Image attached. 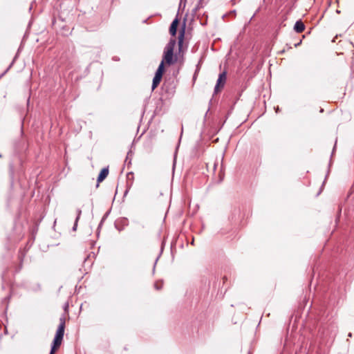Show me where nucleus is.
I'll return each mask as SVG.
<instances>
[{
  "instance_id": "nucleus-14",
  "label": "nucleus",
  "mask_w": 354,
  "mask_h": 354,
  "mask_svg": "<svg viewBox=\"0 0 354 354\" xmlns=\"http://www.w3.org/2000/svg\"><path fill=\"white\" fill-rule=\"evenodd\" d=\"M7 71H8V68H6V71H5V72H3V75L6 74V73H7Z\"/></svg>"
},
{
  "instance_id": "nucleus-12",
  "label": "nucleus",
  "mask_w": 354,
  "mask_h": 354,
  "mask_svg": "<svg viewBox=\"0 0 354 354\" xmlns=\"http://www.w3.org/2000/svg\"><path fill=\"white\" fill-rule=\"evenodd\" d=\"M77 222H78V221H77V220L75 219V223H74V225H73V231H75V230H76V229H77Z\"/></svg>"
},
{
  "instance_id": "nucleus-5",
  "label": "nucleus",
  "mask_w": 354,
  "mask_h": 354,
  "mask_svg": "<svg viewBox=\"0 0 354 354\" xmlns=\"http://www.w3.org/2000/svg\"><path fill=\"white\" fill-rule=\"evenodd\" d=\"M178 25V19L176 17L174 19L169 28V33L171 36H175L176 35Z\"/></svg>"
},
{
  "instance_id": "nucleus-13",
  "label": "nucleus",
  "mask_w": 354,
  "mask_h": 354,
  "mask_svg": "<svg viewBox=\"0 0 354 354\" xmlns=\"http://www.w3.org/2000/svg\"><path fill=\"white\" fill-rule=\"evenodd\" d=\"M55 347H51L50 352L49 354H55Z\"/></svg>"
},
{
  "instance_id": "nucleus-17",
  "label": "nucleus",
  "mask_w": 354,
  "mask_h": 354,
  "mask_svg": "<svg viewBox=\"0 0 354 354\" xmlns=\"http://www.w3.org/2000/svg\"><path fill=\"white\" fill-rule=\"evenodd\" d=\"M7 333V327L5 326V333Z\"/></svg>"
},
{
  "instance_id": "nucleus-7",
  "label": "nucleus",
  "mask_w": 354,
  "mask_h": 354,
  "mask_svg": "<svg viewBox=\"0 0 354 354\" xmlns=\"http://www.w3.org/2000/svg\"><path fill=\"white\" fill-rule=\"evenodd\" d=\"M305 29L304 24L301 21H297L294 26V30L295 32L300 33L302 32Z\"/></svg>"
},
{
  "instance_id": "nucleus-1",
  "label": "nucleus",
  "mask_w": 354,
  "mask_h": 354,
  "mask_svg": "<svg viewBox=\"0 0 354 354\" xmlns=\"http://www.w3.org/2000/svg\"><path fill=\"white\" fill-rule=\"evenodd\" d=\"M176 43V39H171L168 44L166 45L164 49V55L162 59V60H164V63L166 62L169 65L174 64V61L173 60V56Z\"/></svg>"
},
{
  "instance_id": "nucleus-11",
  "label": "nucleus",
  "mask_w": 354,
  "mask_h": 354,
  "mask_svg": "<svg viewBox=\"0 0 354 354\" xmlns=\"http://www.w3.org/2000/svg\"><path fill=\"white\" fill-rule=\"evenodd\" d=\"M154 288L156 289V290H160L162 288V283L159 284L158 282H156L155 284H154Z\"/></svg>"
},
{
  "instance_id": "nucleus-16",
  "label": "nucleus",
  "mask_w": 354,
  "mask_h": 354,
  "mask_svg": "<svg viewBox=\"0 0 354 354\" xmlns=\"http://www.w3.org/2000/svg\"><path fill=\"white\" fill-rule=\"evenodd\" d=\"M7 71H8V68H6V71H5V72H3V75L6 74V73H7Z\"/></svg>"
},
{
  "instance_id": "nucleus-2",
  "label": "nucleus",
  "mask_w": 354,
  "mask_h": 354,
  "mask_svg": "<svg viewBox=\"0 0 354 354\" xmlns=\"http://www.w3.org/2000/svg\"><path fill=\"white\" fill-rule=\"evenodd\" d=\"M163 72H164V60H162L160 64L158 66V68L155 73V76L153 79L152 86H151L152 90H154L160 84L162 77Z\"/></svg>"
},
{
  "instance_id": "nucleus-8",
  "label": "nucleus",
  "mask_w": 354,
  "mask_h": 354,
  "mask_svg": "<svg viewBox=\"0 0 354 354\" xmlns=\"http://www.w3.org/2000/svg\"><path fill=\"white\" fill-rule=\"evenodd\" d=\"M185 26L180 29V33H179V36H178V44H179V46H180L182 45V43L183 41V38H184V35H185Z\"/></svg>"
},
{
  "instance_id": "nucleus-9",
  "label": "nucleus",
  "mask_w": 354,
  "mask_h": 354,
  "mask_svg": "<svg viewBox=\"0 0 354 354\" xmlns=\"http://www.w3.org/2000/svg\"><path fill=\"white\" fill-rule=\"evenodd\" d=\"M64 328H65V317L64 316H62L59 318V324L57 329H62V333H64Z\"/></svg>"
},
{
  "instance_id": "nucleus-4",
  "label": "nucleus",
  "mask_w": 354,
  "mask_h": 354,
  "mask_svg": "<svg viewBox=\"0 0 354 354\" xmlns=\"http://www.w3.org/2000/svg\"><path fill=\"white\" fill-rule=\"evenodd\" d=\"M64 335V333H62V329L60 328V329L57 330V332H56V334H55V338L53 340V343L51 346V347H55V351L56 350L57 347H59L61 345Z\"/></svg>"
},
{
  "instance_id": "nucleus-3",
  "label": "nucleus",
  "mask_w": 354,
  "mask_h": 354,
  "mask_svg": "<svg viewBox=\"0 0 354 354\" xmlns=\"http://www.w3.org/2000/svg\"><path fill=\"white\" fill-rule=\"evenodd\" d=\"M226 73L223 72L219 74L216 84L214 87V93H217L221 88H223L226 82Z\"/></svg>"
},
{
  "instance_id": "nucleus-10",
  "label": "nucleus",
  "mask_w": 354,
  "mask_h": 354,
  "mask_svg": "<svg viewBox=\"0 0 354 354\" xmlns=\"http://www.w3.org/2000/svg\"><path fill=\"white\" fill-rule=\"evenodd\" d=\"M81 214H82V210L80 209H77V217L75 218L77 221H79Z\"/></svg>"
},
{
  "instance_id": "nucleus-15",
  "label": "nucleus",
  "mask_w": 354,
  "mask_h": 354,
  "mask_svg": "<svg viewBox=\"0 0 354 354\" xmlns=\"http://www.w3.org/2000/svg\"><path fill=\"white\" fill-rule=\"evenodd\" d=\"M7 71H8V68H6V71H5V72H3V75L6 74V73H7Z\"/></svg>"
},
{
  "instance_id": "nucleus-6",
  "label": "nucleus",
  "mask_w": 354,
  "mask_h": 354,
  "mask_svg": "<svg viewBox=\"0 0 354 354\" xmlns=\"http://www.w3.org/2000/svg\"><path fill=\"white\" fill-rule=\"evenodd\" d=\"M108 174H109L108 167L103 168L98 175L97 180V183H99L103 181L106 178Z\"/></svg>"
}]
</instances>
